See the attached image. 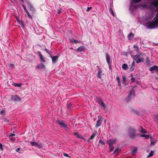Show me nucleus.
Here are the masks:
<instances>
[{
	"instance_id": "f257e3e1",
	"label": "nucleus",
	"mask_w": 158,
	"mask_h": 158,
	"mask_svg": "<svg viewBox=\"0 0 158 158\" xmlns=\"http://www.w3.org/2000/svg\"><path fill=\"white\" fill-rule=\"evenodd\" d=\"M136 131L137 130H135L134 127H131L128 129L127 134L130 138L134 139L137 135L136 133Z\"/></svg>"
},
{
	"instance_id": "f03ea898",
	"label": "nucleus",
	"mask_w": 158,
	"mask_h": 158,
	"mask_svg": "<svg viewBox=\"0 0 158 158\" xmlns=\"http://www.w3.org/2000/svg\"><path fill=\"white\" fill-rule=\"evenodd\" d=\"M147 26L149 29H153L158 27V19L153 22H149L147 23Z\"/></svg>"
},
{
	"instance_id": "7ed1b4c3",
	"label": "nucleus",
	"mask_w": 158,
	"mask_h": 158,
	"mask_svg": "<svg viewBox=\"0 0 158 158\" xmlns=\"http://www.w3.org/2000/svg\"><path fill=\"white\" fill-rule=\"evenodd\" d=\"M57 123L60 126V127L64 129L66 131L69 130V128L68 127L67 125H66L64 121L63 120H58L57 121Z\"/></svg>"
},
{
	"instance_id": "20e7f679",
	"label": "nucleus",
	"mask_w": 158,
	"mask_h": 158,
	"mask_svg": "<svg viewBox=\"0 0 158 158\" xmlns=\"http://www.w3.org/2000/svg\"><path fill=\"white\" fill-rule=\"evenodd\" d=\"M158 6V0H154L152 2L150 3L149 8L151 9H153L154 7L157 8Z\"/></svg>"
},
{
	"instance_id": "39448f33",
	"label": "nucleus",
	"mask_w": 158,
	"mask_h": 158,
	"mask_svg": "<svg viewBox=\"0 0 158 158\" xmlns=\"http://www.w3.org/2000/svg\"><path fill=\"white\" fill-rule=\"evenodd\" d=\"M11 100L14 102H20L21 100L20 98L17 95H11Z\"/></svg>"
},
{
	"instance_id": "423d86ee",
	"label": "nucleus",
	"mask_w": 158,
	"mask_h": 158,
	"mask_svg": "<svg viewBox=\"0 0 158 158\" xmlns=\"http://www.w3.org/2000/svg\"><path fill=\"white\" fill-rule=\"evenodd\" d=\"M116 141V139H110L107 141V144H108L109 146L113 145V144L115 143Z\"/></svg>"
},
{
	"instance_id": "0eeeda50",
	"label": "nucleus",
	"mask_w": 158,
	"mask_h": 158,
	"mask_svg": "<svg viewBox=\"0 0 158 158\" xmlns=\"http://www.w3.org/2000/svg\"><path fill=\"white\" fill-rule=\"evenodd\" d=\"M50 57L52 59V64H55L58 60L59 56H50Z\"/></svg>"
},
{
	"instance_id": "6e6552de",
	"label": "nucleus",
	"mask_w": 158,
	"mask_h": 158,
	"mask_svg": "<svg viewBox=\"0 0 158 158\" xmlns=\"http://www.w3.org/2000/svg\"><path fill=\"white\" fill-rule=\"evenodd\" d=\"M102 117L100 116V115L99 116V118L98 119L96 123V124L95 126L96 127H99L101 125L102 122Z\"/></svg>"
},
{
	"instance_id": "1a4fd4ad",
	"label": "nucleus",
	"mask_w": 158,
	"mask_h": 158,
	"mask_svg": "<svg viewBox=\"0 0 158 158\" xmlns=\"http://www.w3.org/2000/svg\"><path fill=\"white\" fill-rule=\"evenodd\" d=\"M135 91L134 89H131V90L130 91V94H129V95L128 96L127 98L128 99L127 100L128 101H129L131 99V97L133 95V96H135Z\"/></svg>"
},
{
	"instance_id": "9d476101",
	"label": "nucleus",
	"mask_w": 158,
	"mask_h": 158,
	"mask_svg": "<svg viewBox=\"0 0 158 158\" xmlns=\"http://www.w3.org/2000/svg\"><path fill=\"white\" fill-rule=\"evenodd\" d=\"M37 53L39 55L40 61L41 62H44L45 61L44 58V57L41 54V52L40 51H38Z\"/></svg>"
},
{
	"instance_id": "9b49d317",
	"label": "nucleus",
	"mask_w": 158,
	"mask_h": 158,
	"mask_svg": "<svg viewBox=\"0 0 158 158\" xmlns=\"http://www.w3.org/2000/svg\"><path fill=\"white\" fill-rule=\"evenodd\" d=\"M45 68V65L42 64L40 63L38 64L37 66H36V69H44Z\"/></svg>"
},
{
	"instance_id": "f8f14e48",
	"label": "nucleus",
	"mask_w": 158,
	"mask_h": 158,
	"mask_svg": "<svg viewBox=\"0 0 158 158\" xmlns=\"http://www.w3.org/2000/svg\"><path fill=\"white\" fill-rule=\"evenodd\" d=\"M27 3L28 5V7L32 11H35V8L33 7V6L29 2H27Z\"/></svg>"
},
{
	"instance_id": "ddd939ff",
	"label": "nucleus",
	"mask_w": 158,
	"mask_h": 158,
	"mask_svg": "<svg viewBox=\"0 0 158 158\" xmlns=\"http://www.w3.org/2000/svg\"><path fill=\"white\" fill-rule=\"evenodd\" d=\"M85 49V47L84 46H82L78 47L76 50H75L78 52H80L83 51V50Z\"/></svg>"
},
{
	"instance_id": "4468645a",
	"label": "nucleus",
	"mask_w": 158,
	"mask_h": 158,
	"mask_svg": "<svg viewBox=\"0 0 158 158\" xmlns=\"http://www.w3.org/2000/svg\"><path fill=\"white\" fill-rule=\"evenodd\" d=\"M149 70L151 71L156 70L158 73V67L156 65H154L150 68Z\"/></svg>"
},
{
	"instance_id": "2eb2a0df",
	"label": "nucleus",
	"mask_w": 158,
	"mask_h": 158,
	"mask_svg": "<svg viewBox=\"0 0 158 158\" xmlns=\"http://www.w3.org/2000/svg\"><path fill=\"white\" fill-rule=\"evenodd\" d=\"M110 56L109 55L108 53H106V62L107 63H108V64L110 65Z\"/></svg>"
},
{
	"instance_id": "dca6fc26",
	"label": "nucleus",
	"mask_w": 158,
	"mask_h": 158,
	"mask_svg": "<svg viewBox=\"0 0 158 158\" xmlns=\"http://www.w3.org/2000/svg\"><path fill=\"white\" fill-rule=\"evenodd\" d=\"M134 34L133 33L131 32L128 35L127 38L129 40H131L134 38Z\"/></svg>"
},
{
	"instance_id": "f3484780",
	"label": "nucleus",
	"mask_w": 158,
	"mask_h": 158,
	"mask_svg": "<svg viewBox=\"0 0 158 158\" xmlns=\"http://www.w3.org/2000/svg\"><path fill=\"white\" fill-rule=\"evenodd\" d=\"M102 73V71L101 69L98 68V73L97 74V77L99 78H101V74Z\"/></svg>"
},
{
	"instance_id": "a211bd4d",
	"label": "nucleus",
	"mask_w": 158,
	"mask_h": 158,
	"mask_svg": "<svg viewBox=\"0 0 158 158\" xmlns=\"http://www.w3.org/2000/svg\"><path fill=\"white\" fill-rule=\"evenodd\" d=\"M74 135H76V136L77 138H81V139H84L85 138L81 135H79L77 133H74Z\"/></svg>"
},
{
	"instance_id": "6ab92c4d",
	"label": "nucleus",
	"mask_w": 158,
	"mask_h": 158,
	"mask_svg": "<svg viewBox=\"0 0 158 158\" xmlns=\"http://www.w3.org/2000/svg\"><path fill=\"white\" fill-rule=\"evenodd\" d=\"M135 62L134 61H133L131 63V64L130 65V70L131 71H133L134 69V68L135 67Z\"/></svg>"
},
{
	"instance_id": "aec40b11",
	"label": "nucleus",
	"mask_w": 158,
	"mask_h": 158,
	"mask_svg": "<svg viewBox=\"0 0 158 158\" xmlns=\"http://www.w3.org/2000/svg\"><path fill=\"white\" fill-rule=\"evenodd\" d=\"M144 59L143 58H139L137 59L136 61V62L137 63H139L140 62H143L144 61Z\"/></svg>"
},
{
	"instance_id": "412c9836",
	"label": "nucleus",
	"mask_w": 158,
	"mask_h": 158,
	"mask_svg": "<svg viewBox=\"0 0 158 158\" xmlns=\"http://www.w3.org/2000/svg\"><path fill=\"white\" fill-rule=\"evenodd\" d=\"M67 108L68 109L70 110L73 108V106L72 103H68L67 105Z\"/></svg>"
},
{
	"instance_id": "4be33fe9",
	"label": "nucleus",
	"mask_w": 158,
	"mask_h": 158,
	"mask_svg": "<svg viewBox=\"0 0 158 158\" xmlns=\"http://www.w3.org/2000/svg\"><path fill=\"white\" fill-rule=\"evenodd\" d=\"M141 1V0H132L131 6L132 5V4L133 3H138L140 2Z\"/></svg>"
},
{
	"instance_id": "5701e85b",
	"label": "nucleus",
	"mask_w": 158,
	"mask_h": 158,
	"mask_svg": "<svg viewBox=\"0 0 158 158\" xmlns=\"http://www.w3.org/2000/svg\"><path fill=\"white\" fill-rule=\"evenodd\" d=\"M122 68L123 69L125 70H127L128 69L127 65L126 64H124L122 65Z\"/></svg>"
},
{
	"instance_id": "b1692460",
	"label": "nucleus",
	"mask_w": 158,
	"mask_h": 158,
	"mask_svg": "<svg viewBox=\"0 0 158 158\" xmlns=\"http://www.w3.org/2000/svg\"><path fill=\"white\" fill-rule=\"evenodd\" d=\"M71 42L73 43H81V41L80 40H75L74 39H73L71 40Z\"/></svg>"
},
{
	"instance_id": "393cba45",
	"label": "nucleus",
	"mask_w": 158,
	"mask_h": 158,
	"mask_svg": "<svg viewBox=\"0 0 158 158\" xmlns=\"http://www.w3.org/2000/svg\"><path fill=\"white\" fill-rule=\"evenodd\" d=\"M139 54H137L136 55L132 56V57L134 60H137L139 57Z\"/></svg>"
},
{
	"instance_id": "a878e982",
	"label": "nucleus",
	"mask_w": 158,
	"mask_h": 158,
	"mask_svg": "<svg viewBox=\"0 0 158 158\" xmlns=\"http://www.w3.org/2000/svg\"><path fill=\"white\" fill-rule=\"evenodd\" d=\"M137 148H135L133 150L132 152V155L134 156L137 153Z\"/></svg>"
},
{
	"instance_id": "bb28decb",
	"label": "nucleus",
	"mask_w": 158,
	"mask_h": 158,
	"mask_svg": "<svg viewBox=\"0 0 158 158\" xmlns=\"http://www.w3.org/2000/svg\"><path fill=\"white\" fill-rule=\"evenodd\" d=\"M116 79L117 80V81H118V85L119 86H121V82H120V79L118 76H117Z\"/></svg>"
},
{
	"instance_id": "cd10ccee",
	"label": "nucleus",
	"mask_w": 158,
	"mask_h": 158,
	"mask_svg": "<svg viewBox=\"0 0 158 158\" xmlns=\"http://www.w3.org/2000/svg\"><path fill=\"white\" fill-rule=\"evenodd\" d=\"M154 121L158 124V114L154 116Z\"/></svg>"
},
{
	"instance_id": "c85d7f7f",
	"label": "nucleus",
	"mask_w": 158,
	"mask_h": 158,
	"mask_svg": "<svg viewBox=\"0 0 158 158\" xmlns=\"http://www.w3.org/2000/svg\"><path fill=\"white\" fill-rule=\"evenodd\" d=\"M12 85L15 86H17L18 87H20L22 84L21 83H14L12 84Z\"/></svg>"
},
{
	"instance_id": "c756f323",
	"label": "nucleus",
	"mask_w": 158,
	"mask_h": 158,
	"mask_svg": "<svg viewBox=\"0 0 158 158\" xmlns=\"http://www.w3.org/2000/svg\"><path fill=\"white\" fill-rule=\"evenodd\" d=\"M44 50L50 56H52V52L51 51H49L46 48H45Z\"/></svg>"
},
{
	"instance_id": "7c9ffc66",
	"label": "nucleus",
	"mask_w": 158,
	"mask_h": 158,
	"mask_svg": "<svg viewBox=\"0 0 158 158\" xmlns=\"http://www.w3.org/2000/svg\"><path fill=\"white\" fill-rule=\"evenodd\" d=\"M18 22L19 23V24L21 25V27L23 28L24 27V24L23 22L22 21H20L19 20H17Z\"/></svg>"
},
{
	"instance_id": "2f4dec72",
	"label": "nucleus",
	"mask_w": 158,
	"mask_h": 158,
	"mask_svg": "<svg viewBox=\"0 0 158 158\" xmlns=\"http://www.w3.org/2000/svg\"><path fill=\"white\" fill-rule=\"evenodd\" d=\"M140 132L141 133H147V130L146 129H144L143 128V129H142V130H141L140 131Z\"/></svg>"
},
{
	"instance_id": "473e14b6",
	"label": "nucleus",
	"mask_w": 158,
	"mask_h": 158,
	"mask_svg": "<svg viewBox=\"0 0 158 158\" xmlns=\"http://www.w3.org/2000/svg\"><path fill=\"white\" fill-rule=\"evenodd\" d=\"M146 64L147 65H148L150 64V61L149 59V58L148 57H147L146 58Z\"/></svg>"
},
{
	"instance_id": "72a5a7b5",
	"label": "nucleus",
	"mask_w": 158,
	"mask_h": 158,
	"mask_svg": "<svg viewBox=\"0 0 158 158\" xmlns=\"http://www.w3.org/2000/svg\"><path fill=\"white\" fill-rule=\"evenodd\" d=\"M154 152L153 151H151L149 153L148 155V157H150L153 156Z\"/></svg>"
},
{
	"instance_id": "f704fd0d",
	"label": "nucleus",
	"mask_w": 158,
	"mask_h": 158,
	"mask_svg": "<svg viewBox=\"0 0 158 158\" xmlns=\"http://www.w3.org/2000/svg\"><path fill=\"white\" fill-rule=\"evenodd\" d=\"M14 66V65L12 64H10V65L9 64L8 66V67L10 69L13 68Z\"/></svg>"
},
{
	"instance_id": "c9c22d12",
	"label": "nucleus",
	"mask_w": 158,
	"mask_h": 158,
	"mask_svg": "<svg viewBox=\"0 0 158 158\" xmlns=\"http://www.w3.org/2000/svg\"><path fill=\"white\" fill-rule=\"evenodd\" d=\"M31 144L32 146H37L38 145V144L37 143L35 142H31Z\"/></svg>"
},
{
	"instance_id": "e433bc0d",
	"label": "nucleus",
	"mask_w": 158,
	"mask_h": 158,
	"mask_svg": "<svg viewBox=\"0 0 158 158\" xmlns=\"http://www.w3.org/2000/svg\"><path fill=\"white\" fill-rule=\"evenodd\" d=\"M109 11L111 13V14L113 15V16H114V13L113 11V10L112 9L110 8L109 9Z\"/></svg>"
},
{
	"instance_id": "4c0bfd02",
	"label": "nucleus",
	"mask_w": 158,
	"mask_h": 158,
	"mask_svg": "<svg viewBox=\"0 0 158 158\" xmlns=\"http://www.w3.org/2000/svg\"><path fill=\"white\" fill-rule=\"evenodd\" d=\"M99 143L101 144L102 145H104L105 144V143L102 140H99Z\"/></svg>"
},
{
	"instance_id": "58836bf2",
	"label": "nucleus",
	"mask_w": 158,
	"mask_h": 158,
	"mask_svg": "<svg viewBox=\"0 0 158 158\" xmlns=\"http://www.w3.org/2000/svg\"><path fill=\"white\" fill-rule=\"evenodd\" d=\"M98 103L99 105L101 104L102 102H103L102 99L101 98H98Z\"/></svg>"
},
{
	"instance_id": "ea45409f",
	"label": "nucleus",
	"mask_w": 158,
	"mask_h": 158,
	"mask_svg": "<svg viewBox=\"0 0 158 158\" xmlns=\"http://www.w3.org/2000/svg\"><path fill=\"white\" fill-rule=\"evenodd\" d=\"M109 147L110 148V149H109V151L110 152H112L114 149V147L113 146V145H111L110 146H109Z\"/></svg>"
},
{
	"instance_id": "a19ab883",
	"label": "nucleus",
	"mask_w": 158,
	"mask_h": 158,
	"mask_svg": "<svg viewBox=\"0 0 158 158\" xmlns=\"http://www.w3.org/2000/svg\"><path fill=\"white\" fill-rule=\"evenodd\" d=\"M5 110L4 109L2 110L0 112V114L2 115H4L5 114Z\"/></svg>"
},
{
	"instance_id": "79ce46f5",
	"label": "nucleus",
	"mask_w": 158,
	"mask_h": 158,
	"mask_svg": "<svg viewBox=\"0 0 158 158\" xmlns=\"http://www.w3.org/2000/svg\"><path fill=\"white\" fill-rule=\"evenodd\" d=\"M131 111L134 112L137 115H139V113L138 111L136 110H135L133 109L131 110Z\"/></svg>"
},
{
	"instance_id": "37998d69",
	"label": "nucleus",
	"mask_w": 158,
	"mask_h": 158,
	"mask_svg": "<svg viewBox=\"0 0 158 158\" xmlns=\"http://www.w3.org/2000/svg\"><path fill=\"white\" fill-rule=\"evenodd\" d=\"M95 136V134L94 133H93L92 135L90 136V139H92L94 138Z\"/></svg>"
},
{
	"instance_id": "c03bdc74",
	"label": "nucleus",
	"mask_w": 158,
	"mask_h": 158,
	"mask_svg": "<svg viewBox=\"0 0 158 158\" xmlns=\"http://www.w3.org/2000/svg\"><path fill=\"white\" fill-rule=\"evenodd\" d=\"M63 155L64 156L66 157H69V158H70L71 157L69 156V155L68 154L66 153H64Z\"/></svg>"
},
{
	"instance_id": "a18cd8bd",
	"label": "nucleus",
	"mask_w": 158,
	"mask_h": 158,
	"mask_svg": "<svg viewBox=\"0 0 158 158\" xmlns=\"http://www.w3.org/2000/svg\"><path fill=\"white\" fill-rule=\"evenodd\" d=\"M26 12L27 13V15L30 17H31V18H32V16H31V15L29 14V12H28V11L27 10L26 11Z\"/></svg>"
},
{
	"instance_id": "49530a36",
	"label": "nucleus",
	"mask_w": 158,
	"mask_h": 158,
	"mask_svg": "<svg viewBox=\"0 0 158 158\" xmlns=\"http://www.w3.org/2000/svg\"><path fill=\"white\" fill-rule=\"evenodd\" d=\"M100 105H101L102 107H103V108H105V105L103 102H102L101 103V104H100Z\"/></svg>"
},
{
	"instance_id": "de8ad7c7",
	"label": "nucleus",
	"mask_w": 158,
	"mask_h": 158,
	"mask_svg": "<svg viewBox=\"0 0 158 158\" xmlns=\"http://www.w3.org/2000/svg\"><path fill=\"white\" fill-rule=\"evenodd\" d=\"M120 150V148H117L116 150H115L113 154H114L115 153H117Z\"/></svg>"
},
{
	"instance_id": "09e8293b",
	"label": "nucleus",
	"mask_w": 158,
	"mask_h": 158,
	"mask_svg": "<svg viewBox=\"0 0 158 158\" xmlns=\"http://www.w3.org/2000/svg\"><path fill=\"white\" fill-rule=\"evenodd\" d=\"M122 78H123V82H125L126 81V77L125 76H123L122 77Z\"/></svg>"
},
{
	"instance_id": "8fccbe9b",
	"label": "nucleus",
	"mask_w": 158,
	"mask_h": 158,
	"mask_svg": "<svg viewBox=\"0 0 158 158\" xmlns=\"http://www.w3.org/2000/svg\"><path fill=\"white\" fill-rule=\"evenodd\" d=\"M22 6L23 7L24 10L25 11H26L27 10L26 7H25V6L23 4H22Z\"/></svg>"
},
{
	"instance_id": "3c124183",
	"label": "nucleus",
	"mask_w": 158,
	"mask_h": 158,
	"mask_svg": "<svg viewBox=\"0 0 158 158\" xmlns=\"http://www.w3.org/2000/svg\"><path fill=\"white\" fill-rule=\"evenodd\" d=\"M145 138L146 139H148L149 138V135H146L145 137Z\"/></svg>"
},
{
	"instance_id": "603ef678",
	"label": "nucleus",
	"mask_w": 158,
	"mask_h": 158,
	"mask_svg": "<svg viewBox=\"0 0 158 158\" xmlns=\"http://www.w3.org/2000/svg\"><path fill=\"white\" fill-rule=\"evenodd\" d=\"M0 149L2 150H3L2 145L0 143Z\"/></svg>"
},
{
	"instance_id": "864d4df0",
	"label": "nucleus",
	"mask_w": 158,
	"mask_h": 158,
	"mask_svg": "<svg viewBox=\"0 0 158 158\" xmlns=\"http://www.w3.org/2000/svg\"><path fill=\"white\" fill-rule=\"evenodd\" d=\"M92 8V7H88L87 9V11H89Z\"/></svg>"
},
{
	"instance_id": "5fc2aeb1",
	"label": "nucleus",
	"mask_w": 158,
	"mask_h": 158,
	"mask_svg": "<svg viewBox=\"0 0 158 158\" xmlns=\"http://www.w3.org/2000/svg\"><path fill=\"white\" fill-rule=\"evenodd\" d=\"M134 48H137V50H138V46L136 45H134L133 46Z\"/></svg>"
},
{
	"instance_id": "6e6d98bb",
	"label": "nucleus",
	"mask_w": 158,
	"mask_h": 158,
	"mask_svg": "<svg viewBox=\"0 0 158 158\" xmlns=\"http://www.w3.org/2000/svg\"><path fill=\"white\" fill-rule=\"evenodd\" d=\"M13 136H9V138H10V139L11 140H14V138H13Z\"/></svg>"
},
{
	"instance_id": "4d7b16f0",
	"label": "nucleus",
	"mask_w": 158,
	"mask_h": 158,
	"mask_svg": "<svg viewBox=\"0 0 158 158\" xmlns=\"http://www.w3.org/2000/svg\"><path fill=\"white\" fill-rule=\"evenodd\" d=\"M155 18H156L157 19H158V12H157V13L156 14V15L155 16Z\"/></svg>"
},
{
	"instance_id": "13d9d810",
	"label": "nucleus",
	"mask_w": 158,
	"mask_h": 158,
	"mask_svg": "<svg viewBox=\"0 0 158 158\" xmlns=\"http://www.w3.org/2000/svg\"><path fill=\"white\" fill-rule=\"evenodd\" d=\"M15 150L16 152H18L20 150V148H16Z\"/></svg>"
},
{
	"instance_id": "bf43d9fd",
	"label": "nucleus",
	"mask_w": 158,
	"mask_h": 158,
	"mask_svg": "<svg viewBox=\"0 0 158 158\" xmlns=\"http://www.w3.org/2000/svg\"><path fill=\"white\" fill-rule=\"evenodd\" d=\"M131 80L132 81H134L135 80V78L133 77H131Z\"/></svg>"
},
{
	"instance_id": "052dcab7",
	"label": "nucleus",
	"mask_w": 158,
	"mask_h": 158,
	"mask_svg": "<svg viewBox=\"0 0 158 158\" xmlns=\"http://www.w3.org/2000/svg\"><path fill=\"white\" fill-rule=\"evenodd\" d=\"M58 14H60L61 13V10H58Z\"/></svg>"
},
{
	"instance_id": "680f3d73",
	"label": "nucleus",
	"mask_w": 158,
	"mask_h": 158,
	"mask_svg": "<svg viewBox=\"0 0 158 158\" xmlns=\"http://www.w3.org/2000/svg\"><path fill=\"white\" fill-rule=\"evenodd\" d=\"M146 135H145L144 134H143L140 135V136L141 137H144Z\"/></svg>"
},
{
	"instance_id": "e2e57ef3",
	"label": "nucleus",
	"mask_w": 158,
	"mask_h": 158,
	"mask_svg": "<svg viewBox=\"0 0 158 158\" xmlns=\"http://www.w3.org/2000/svg\"><path fill=\"white\" fill-rule=\"evenodd\" d=\"M15 135V134H11L9 136H13Z\"/></svg>"
},
{
	"instance_id": "0e129e2a",
	"label": "nucleus",
	"mask_w": 158,
	"mask_h": 158,
	"mask_svg": "<svg viewBox=\"0 0 158 158\" xmlns=\"http://www.w3.org/2000/svg\"><path fill=\"white\" fill-rule=\"evenodd\" d=\"M108 66H109V69H111V64L110 63V65L108 64Z\"/></svg>"
},
{
	"instance_id": "69168bd1",
	"label": "nucleus",
	"mask_w": 158,
	"mask_h": 158,
	"mask_svg": "<svg viewBox=\"0 0 158 158\" xmlns=\"http://www.w3.org/2000/svg\"><path fill=\"white\" fill-rule=\"evenodd\" d=\"M140 128L141 130H142L143 128L142 126H140Z\"/></svg>"
},
{
	"instance_id": "338daca9",
	"label": "nucleus",
	"mask_w": 158,
	"mask_h": 158,
	"mask_svg": "<svg viewBox=\"0 0 158 158\" xmlns=\"http://www.w3.org/2000/svg\"><path fill=\"white\" fill-rule=\"evenodd\" d=\"M69 48L72 50L73 49V48Z\"/></svg>"
},
{
	"instance_id": "774afa93",
	"label": "nucleus",
	"mask_w": 158,
	"mask_h": 158,
	"mask_svg": "<svg viewBox=\"0 0 158 158\" xmlns=\"http://www.w3.org/2000/svg\"><path fill=\"white\" fill-rule=\"evenodd\" d=\"M21 1L23 2V0H20Z\"/></svg>"
}]
</instances>
